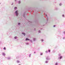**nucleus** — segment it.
I'll return each mask as SVG.
<instances>
[{"label":"nucleus","mask_w":65,"mask_h":65,"mask_svg":"<svg viewBox=\"0 0 65 65\" xmlns=\"http://www.w3.org/2000/svg\"><path fill=\"white\" fill-rule=\"evenodd\" d=\"M17 38V37H14V38H15V39H16Z\"/></svg>","instance_id":"9"},{"label":"nucleus","mask_w":65,"mask_h":65,"mask_svg":"<svg viewBox=\"0 0 65 65\" xmlns=\"http://www.w3.org/2000/svg\"><path fill=\"white\" fill-rule=\"evenodd\" d=\"M19 62H20V61H19L18 60V61H17V63H19Z\"/></svg>","instance_id":"7"},{"label":"nucleus","mask_w":65,"mask_h":65,"mask_svg":"<svg viewBox=\"0 0 65 65\" xmlns=\"http://www.w3.org/2000/svg\"><path fill=\"white\" fill-rule=\"evenodd\" d=\"M40 32H41L40 30H39V33H40Z\"/></svg>","instance_id":"13"},{"label":"nucleus","mask_w":65,"mask_h":65,"mask_svg":"<svg viewBox=\"0 0 65 65\" xmlns=\"http://www.w3.org/2000/svg\"><path fill=\"white\" fill-rule=\"evenodd\" d=\"M30 55L29 56V57H30Z\"/></svg>","instance_id":"20"},{"label":"nucleus","mask_w":65,"mask_h":65,"mask_svg":"<svg viewBox=\"0 0 65 65\" xmlns=\"http://www.w3.org/2000/svg\"><path fill=\"white\" fill-rule=\"evenodd\" d=\"M16 1V0H15V1Z\"/></svg>","instance_id":"24"},{"label":"nucleus","mask_w":65,"mask_h":65,"mask_svg":"<svg viewBox=\"0 0 65 65\" xmlns=\"http://www.w3.org/2000/svg\"><path fill=\"white\" fill-rule=\"evenodd\" d=\"M46 17H47V15H46Z\"/></svg>","instance_id":"21"},{"label":"nucleus","mask_w":65,"mask_h":65,"mask_svg":"<svg viewBox=\"0 0 65 65\" xmlns=\"http://www.w3.org/2000/svg\"><path fill=\"white\" fill-rule=\"evenodd\" d=\"M17 7H15L14 8V9H17Z\"/></svg>","instance_id":"11"},{"label":"nucleus","mask_w":65,"mask_h":65,"mask_svg":"<svg viewBox=\"0 0 65 65\" xmlns=\"http://www.w3.org/2000/svg\"><path fill=\"white\" fill-rule=\"evenodd\" d=\"M36 53V52H34V53Z\"/></svg>","instance_id":"22"},{"label":"nucleus","mask_w":65,"mask_h":65,"mask_svg":"<svg viewBox=\"0 0 65 65\" xmlns=\"http://www.w3.org/2000/svg\"><path fill=\"white\" fill-rule=\"evenodd\" d=\"M45 52L46 53H47V51H46Z\"/></svg>","instance_id":"14"},{"label":"nucleus","mask_w":65,"mask_h":65,"mask_svg":"<svg viewBox=\"0 0 65 65\" xmlns=\"http://www.w3.org/2000/svg\"><path fill=\"white\" fill-rule=\"evenodd\" d=\"M62 58V56H60V59H61Z\"/></svg>","instance_id":"8"},{"label":"nucleus","mask_w":65,"mask_h":65,"mask_svg":"<svg viewBox=\"0 0 65 65\" xmlns=\"http://www.w3.org/2000/svg\"><path fill=\"white\" fill-rule=\"evenodd\" d=\"M55 26H56V25H54V27H55Z\"/></svg>","instance_id":"17"},{"label":"nucleus","mask_w":65,"mask_h":65,"mask_svg":"<svg viewBox=\"0 0 65 65\" xmlns=\"http://www.w3.org/2000/svg\"><path fill=\"white\" fill-rule=\"evenodd\" d=\"M55 65H57V63H55Z\"/></svg>","instance_id":"16"},{"label":"nucleus","mask_w":65,"mask_h":65,"mask_svg":"<svg viewBox=\"0 0 65 65\" xmlns=\"http://www.w3.org/2000/svg\"><path fill=\"white\" fill-rule=\"evenodd\" d=\"M3 54L4 56H5V53H3Z\"/></svg>","instance_id":"3"},{"label":"nucleus","mask_w":65,"mask_h":65,"mask_svg":"<svg viewBox=\"0 0 65 65\" xmlns=\"http://www.w3.org/2000/svg\"><path fill=\"white\" fill-rule=\"evenodd\" d=\"M15 13H16V14L17 16H18V11H15Z\"/></svg>","instance_id":"1"},{"label":"nucleus","mask_w":65,"mask_h":65,"mask_svg":"<svg viewBox=\"0 0 65 65\" xmlns=\"http://www.w3.org/2000/svg\"><path fill=\"white\" fill-rule=\"evenodd\" d=\"M26 40H30V39H28V38H26Z\"/></svg>","instance_id":"2"},{"label":"nucleus","mask_w":65,"mask_h":65,"mask_svg":"<svg viewBox=\"0 0 65 65\" xmlns=\"http://www.w3.org/2000/svg\"><path fill=\"white\" fill-rule=\"evenodd\" d=\"M20 24H21V23H18V25H20Z\"/></svg>","instance_id":"12"},{"label":"nucleus","mask_w":65,"mask_h":65,"mask_svg":"<svg viewBox=\"0 0 65 65\" xmlns=\"http://www.w3.org/2000/svg\"><path fill=\"white\" fill-rule=\"evenodd\" d=\"M4 50H6V48H5V47H4Z\"/></svg>","instance_id":"6"},{"label":"nucleus","mask_w":65,"mask_h":65,"mask_svg":"<svg viewBox=\"0 0 65 65\" xmlns=\"http://www.w3.org/2000/svg\"><path fill=\"white\" fill-rule=\"evenodd\" d=\"M48 51L49 52H51V50H48Z\"/></svg>","instance_id":"5"},{"label":"nucleus","mask_w":65,"mask_h":65,"mask_svg":"<svg viewBox=\"0 0 65 65\" xmlns=\"http://www.w3.org/2000/svg\"><path fill=\"white\" fill-rule=\"evenodd\" d=\"M59 5H61V4H59Z\"/></svg>","instance_id":"19"},{"label":"nucleus","mask_w":65,"mask_h":65,"mask_svg":"<svg viewBox=\"0 0 65 65\" xmlns=\"http://www.w3.org/2000/svg\"><path fill=\"white\" fill-rule=\"evenodd\" d=\"M62 17H64V15H62Z\"/></svg>","instance_id":"15"},{"label":"nucleus","mask_w":65,"mask_h":65,"mask_svg":"<svg viewBox=\"0 0 65 65\" xmlns=\"http://www.w3.org/2000/svg\"><path fill=\"white\" fill-rule=\"evenodd\" d=\"M1 4V3H0V4Z\"/></svg>","instance_id":"25"},{"label":"nucleus","mask_w":65,"mask_h":65,"mask_svg":"<svg viewBox=\"0 0 65 65\" xmlns=\"http://www.w3.org/2000/svg\"><path fill=\"white\" fill-rule=\"evenodd\" d=\"M23 34H24V35L25 36V35H26V34L24 33H22Z\"/></svg>","instance_id":"4"},{"label":"nucleus","mask_w":65,"mask_h":65,"mask_svg":"<svg viewBox=\"0 0 65 65\" xmlns=\"http://www.w3.org/2000/svg\"><path fill=\"white\" fill-rule=\"evenodd\" d=\"M42 54H43L42 53H41V55H42Z\"/></svg>","instance_id":"18"},{"label":"nucleus","mask_w":65,"mask_h":65,"mask_svg":"<svg viewBox=\"0 0 65 65\" xmlns=\"http://www.w3.org/2000/svg\"><path fill=\"white\" fill-rule=\"evenodd\" d=\"M46 63H47V62H46Z\"/></svg>","instance_id":"23"},{"label":"nucleus","mask_w":65,"mask_h":65,"mask_svg":"<svg viewBox=\"0 0 65 65\" xmlns=\"http://www.w3.org/2000/svg\"><path fill=\"white\" fill-rule=\"evenodd\" d=\"M19 3H21V2L20 1H19Z\"/></svg>","instance_id":"10"}]
</instances>
